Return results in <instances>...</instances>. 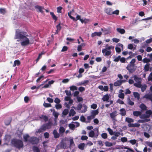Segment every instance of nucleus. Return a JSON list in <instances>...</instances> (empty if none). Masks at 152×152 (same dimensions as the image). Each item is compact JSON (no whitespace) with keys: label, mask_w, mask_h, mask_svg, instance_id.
<instances>
[{"label":"nucleus","mask_w":152,"mask_h":152,"mask_svg":"<svg viewBox=\"0 0 152 152\" xmlns=\"http://www.w3.org/2000/svg\"><path fill=\"white\" fill-rule=\"evenodd\" d=\"M15 39H17V41L20 42L22 46H25L30 43L29 39L26 36L24 33L19 30L16 31Z\"/></svg>","instance_id":"1"},{"label":"nucleus","mask_w":152,"mask_h":152,"mask_svg":"<svg viewBox=\"0 0 152 152\" xmlns=\"http://www.w3.org/2000/svg\"><path fill=\"white\" fill-rule=\"evenodd\" d=\"M12 144L18 149L22 148L23 146V141L20 140L14 139L11 141Z\"/></svg>","instance_id":"2"},{"label":"nucleus","mask_w":152,"mask_h":152,"mask_svg":"<svg viewBox=\"0 0 152 152\" xmlns=\"http://www.w3.org/2000/svg\"><path fill=\"white\" fill-rule=\"evenodd\" d=\"M135 61L136 59H132L126 67V69L130 73H133L136 70V68L134 64Z\"/></svg>","instance_id":"3"},{"label":"nucleus","mask_w":152,"mask_h":152,"mask_svg":"<svg viewBox=\"0 0 152 152\" xmlns=\"http://www.w3.org/2000/svg\"><path fill=\"white\" fill-rule=\"evenodd\" d=\"M114 47L113 46H108L106 45L105 48L103 49L102 52L103 55L105 56H109L111 53V50H114Z\"/></svg>","instance_id":"4"},{"label":"nucleus","mask_w":152,"mask_h":152,"mask_svg":"<svg viewBox=\"0 0 152 152\" xmlns=\"http://www.w3.org/2000/svg\"><path fill=\"white\" fill-rule=\"evenodd\" d=\"M99 134V128H96L93 130L90 131L88 133V136L91 137H97Z\"/></svg>","instance_id":"5"},{"label":"nucleus","mask_w":152,"mask_h":152,"mask_svg":"<svg viewBox=\"0 0 152 152\" xmlns=\"http://www.w3.org/2000/svg\"><path fill=\"white\" fill-rule=\"evenodd\" d=\"M152 114V111L150 110H147L145 114L140 115V118L141 119H147L149 118Z\"/></svg>","instance_id":"6"},{"label":"nucleus","mask_w":152,"mask_h":152,"mask_svg":"<svg viewBox=\"0 0 152 152\" xmlns=\"http://www.w3.org/2000/svg\"><path fill=\"white\" fill-rule=\"evenodd\" d=\"M111 118L113 121H115V117L117 115V112L116 111H114L110 114Z\"/></svg>","instance_id":"7"},{"label":"nucleus","mask_w":152,"mask_h":152,"mask_svg":"<svg viewBox=\"0 0 152 152\" xmlns=\"http://www.w3.org/2000/svg\"><path fill=\"white\" fill-rule=\"evenodd\" d=\"M39 141L38 139L36 137H30V140H29V142L33 144H37Z\"/></svg>","instance_id":"8"},{"label":"nucleus","mask_w":152,"mask_h":152,"mask_svg":"<svg viewBox=\"0 0 152 152\" xmlns=\"http://www.w3.org/2000/svg\"><path fill=\"white\" fill-rule=\"evenodd\" d=\"M125 81L123 80H118L114 82V85L115 86H120L121 84Z\"/></svg>","instance_id":"9"},{"label":"nucleus","mask_w":152,"mask_h":152,"mask_svg":"<svg viewBox=\"0 0 152 152\" xmlns=\"http://www.w3.org/2000/svg\"><path fill=\"white\" fill-rule=\"evenodd\" d=\"M98 113L99 111L98 109H97L94 110H91V115L93 117H94V118L96 115H98Z\"/></svg>","instance_id":"10"},{"label":"nucleus","mask_w":152,"mask_h":152,"mask_svg":"<svg viewBox=\"0 0 152 152\" xmlns=\"http://www.w3.org/2000/svg\"><path fill=\"white\" fill-rule=\"evenodd\" d=\"M54 83V81L53 80L49 81L48 84H45L42 87L43 88H47L50 87V85L53 84Z\"/></svg>","instance_id":"11"},{"label":"nucleus","mask_w":152,"mask_h":152,"mask_svg":"<svg viewBox=\"0 0 152 152\" xmlns=\"http://www.w3.org/2000/svg\"><path fill=\"white\" fill-rule=\"evenodd\" d=\"M87 106L85 104H83L82 110L79 112L81 113H84L86 112L87 110Z\"/></svg>","instance_id":"12"},{"label":"nucleus","mask_w":152,"mask_h":152,"mask_svg":"<svg viewBox=\"0 0 152 152\" xmlns=\"http://www.w3.org/2000/svg\"><path fill=\"white\" fill-rule=\"evenodd\" d=\"M133 115L135 116H140V115H141L142 113L139 111H134L133 112Z\"/></svg>","instance_id":"13"},{"label":"nucleus","mask_w":152,"mask_h":152,"mask_svg":"<svg viewBox=\"0 0 152 152\" xmlns=\"http://www.w3.org/2000/svg\"><path fill=\"white\" fill-rule=\"evenodd\" d=\"M102 34V32H95L92 34L91 35V36L92 37H94L96 36H100Z\"/></svg>","instance_id":"14"},{"label":"nucleus","mask_w":152,"mask_h":152,"mask_svg":"<svg viewBox=\"0 0 152 152\" xmlns=\"http://www.w3.org/2000/svg\"><path fill=\"white\" fill-rule=\"evenodd\" d=\"M35 8L38 10L37 11H39L42 13L43 12V10H44V9L43 7L39 6H36L35 7Z\"/></svg>","instance_id":"15"},{"label":"nucleus","mask_w":152,"mask_h":152,"mask_svg":"<svg viewBox=\"0 0 152 152\" xmlns=\"http://www.w3.org/2000/svg\"><path fill=\"white\" fill-rule=\"evenodd\" d=\"M144 97L147 99H149L151 101H152V94H147L145 95Z\"/></svg>","instance_id":"16"},{"label":"nucleus","mask_w":152,"mask_h":152,"mask_svg":"<svg viewBox=\"0 0 152 152\" xmlns=\"http://www.w3.org/2000/svg\"><path fill=\"white\" fill-rule=\"evenodd\" d=\"M23 137L24 140V141L26 142H28L30 138L29 135L28 134H26L23 135Z\"/></svg>","instance_id":"17"},{"label":"nucleus","mask_w":152,"mask_h":152,"mask_svg":"<svg viewBox=\"0 0 152 152\" xmlns=\"http://www.w3.org/2000/svg\"><path fill=\"white\" fill-rule=\"evenodd\" d=\"M133 78L134 80L136 82H138L142 81V79L140 77H139L136 75H134L133 76Z\"/></svg>","instance_id":"18"},{"label":"nucleus","mask_w":152,"mask_h":152,"mask_svg":"<svg viewBox=\"0 0 152 152\" xmlns=\"http://www.w3.org/2000/svg\"><path fill=\"white\" fill-rule=\"evenodd\" d=\"M83 107V105H82L81 104H79L76 108H75V107H72L74 108L75 110H80V111L81 110H82V107Z\"/></svg>","instance_id":"19"},{"label":"nucleus","mask_w":152,"mask_h":152,"mask_svg":"<svg viewBox=\"0 0 152 152\" xmlns=\"http://www.w3.org/2000/svg\"><path fill=\"white\" fill-rule=\"evenodd\" d=\"M150 64H146L144 66V70L145 72H147L150 69Z\"/></svg>","instance_id":"20"},{"label":"nucleus","mask_w":152,"mask_h":152,"mask_svg":"<svg viewBox=\"0 0 152 152\" xmlns=\"http://www.w3.org/2000/svg\"><path fill=\"white\" fill-rule=\"evenodd\" d=\"M128 142L131 143L132 145L136 144L137 146H138V144L137 143V140L135 139L131 140L128 141Z\"/></svg>","instance_id":"21"},{"label":"nucleus","mask_w":152,"mask_h":152,"mask_svg":"<svg viewBox=\"0 0 152 152\" xmlns=\"http://www.w3.org/2000/svg\"><path fill=\"white\" fill-rule=\"evenodd\" d=\"M101 30L105 34H108L110 32V30L108 29H107L105 28H102Z\"/></svg>","instance_id":"22"},{"label":"nucleus","mask_w":152,"mask_h":152,"mask_svg":"<svg viewBox=\"0 0 152 152\" xmlns=\"http://www.w3.org/2000/svg\"><path fill=\"white\" fill-rule=\"evenodd\" d=\"M120 114L122 116H124L126 115V111L125 110L124 108H122L120 110Z\"/></svg>","instance_id":"23"},{"label":"nucleus","mask_w":152,"mask_h":152,"mask_svg":"<svg viewBox=\"0 0 152 152\" xmlns=\"http://www.w3.org/2000/svg\"><path fill=\"white\" fill-rule=\"evenodd\" d=\"M69 141L70 143V147L71 148L72 147L74 146L75 144L74 142L73 138L72 137L70 138L69 139Z\"/></svg>","instance_id":"24"},{"label":"nucleus","mask_w":152,"mask_h":152,"mask_svg":"<svg viewBox=\"0 0 152 152\" xmlns=\"http://www.w3.org/2000/svg\"><path fill=\"white\" fill-rule=\"evenodd\" d=\"M53 134L54 135V137L55 138H58L59 137V134L56 130H53Z\"/></svg>","instance_id":"25"},{"label":"nucleus","mask_w":152,"mask_h":152,"mask_svg":"<svg viewBox=\"0 0 152 152\" xmlns=\"http://www.w3.org/2000/svg\"><path fill=\"white\" fill-rule=\"evenodd\" d=\"M141 81L137 82L134 84V85L138 88H140L141 87Z\"/></svg>","instance_id":"26"},{"label":"nucleus","mask_w":152,"mask_h":152,"mask_svg":"<svg viewBox=\"0 0 152 152\" xmlns=\"http://www.w3.org/2000/svg\"><path fill=\"white\" fill-rule=\"evenodd\" d=\"M150 119L149 118L146 119L144 120H139L138 121V122L141 123H144L148 122L150 121Z\"/></svg>","instance_id":"27"},{"label":"nucleus","mask_w":152,"mask_h":152,"mask_svg":"<svg viewBox=\"0 0 152 152\" xmlns=\"http://www.w3.org/2000/svg\"><path fill=\"white\" fill-rule=\"evenodd\" d=\"M117 31L121 34H124L125 33V30L124 29L118 28L116 29Z\"/></svg>","instance_id":"28"},{"label":"nucleus","mask_w":152,"mask_h":152,"mask_svg":"<svg viewBox=\"0 0 152 152\" xmlns=\"http://www.w3.org/2000/svg\"><path fill=\"white\" fill-rule=\"evenodd\" d=\"M139 107L142 110H147V107L143 104H141L140 105Z\"/></svg>","instance_id":"29"},{"label":"nucleus","mask_w":152,"mask_h":152,"mask_svg":"<svg viewBox=\"0 0 152 152\" xmlns=\"http://www.w3.org/2000/svg\"><path fill=\"white\" fill-rule=\"evenodd\" d=\"M94 118V117H93L91 115L90 116H88L87 118V120L86 121V123H90L91 120L93 118Z\"/></svg>","instance_id":"30"},{"label":"nucleus","mask_w":152,"mask_h":152,"mask_svg":"<svg viewBox=\"0 0 152 152\" xmlns=\"http://www.w3.org/2000/svg\"><path fill=\"white\" fill-rule=\"evenodd\" d=\"M85 146V144L84 143H80L78 145V148L81 150L84 149Z\"/></svg>","instance_id":"31"},{"label":"nucleus","mask_w":152,"mask_h":152,"mask_svg":"<svg viewBox=\"0 0 152 152\" xmlns=\"http://www.w3.org/2000/svg\"><path fill=\"white\" fill-rule=\"evenodd\" d=\"M20 62L18 60H16L14 61V64L13 65V67H15L16 66H18L20 65Z\"/></svg>","instance_id":"32"},{"label":"nucleus","mask_w":152,"mask_h":152,"mask_svg":"<svg viewBox=\"0 0 152 152\" xmlns=\"http://www.w3.org/2000/svg\"><path fill=\"white\" fill-rule=\"evenodd\" d=\"M133 95L135 98H137V100L140 99V94L137 92H134L133 93Z\"/></svg>","instance_id":"33"},{"label":"nucleus","mask_w":152,"mask_h":152,"mask_svg":"<svg viewBox=\"0 0 152 152\" xmlns=\"http://www.w3.org/2000/svg\"><path fill=\"white\" fill-rule=\"evenodd\" d=\"M126 121L128 123H131L132 122H134V120L132 118H128L126 117L125 119Z\"/></svg>","instance_id":"34"},{"label":"nucleus","mask_w":152,"mask_h":152,"mask_svg":"<svg viewBox=\"0 0 152 152\" xmlns=\"http://www.w3.org/2000/svg\"><path fill=\"white\" fill-rule=\"evenodd\" d=\"M58 115L59 114L58 113L55 112V110H54V111L53 112V115L55 117V122H56V121Z\"/></svg>","instance_id":"35"},{"label":"nucleus","mask_w":152,"mask_h":152,"mask_svg":"<svg viewBox=\"0 0 152 152\" xmlns=\"http://www.w3.org/2000/svg\"><path fill=\"white\" fill-rule=\"evenodd\" d=\"M76 113V112L75 111L72 109H71L69 112V116H74Z\"/></svg>","instance_id":"36"},{"label":"nucleus","mask_w":152,"mask_h":152,"mask_svg":"<svg viewBox=\"0 0 152 152\" xmlns=\"http://www.w3.org/2000/svg\"><path fill=\"white\" fill-rule=\"evenodd\" d=\"M109 95L108 94H106L103 96L102 99L104 101H107L109 99Z\"/></svg>","instance_id":"37"},{"label":"nucleus","mask_w":152,"mask_h":152,"mask_svg":"<svg viewBox=\"0 0 152 152\" xmlns=\"http://www.w3.org/2000/svg\"><path fill=\"white\" fill-rule=\"evenodd\" d=\"M69 128L72 130H74L75 128V125L74 124V122H72L69 124Z\"/></svg>","instance_id":"38"},{"label":"nucleus","mask_w":152,"mask_h":152,"mask_svg":"<svg viewBox=\"0 0 152 152\" xmlns=\"http://www.w3.org/2000/svg\"><path fill=\"white\" fill-rule=\"evenodd\" d=\"M127 104L131 105H133L134 103V102L132 101L129 98H128L127 99Z\"/></svg>","instance_id":"39"},{"label":"nucleus","mask_w":152,"mask_h":152,"mask_svg":"<svg viewBox=\"0 0 152 152\" xmlns=\"http://www.w3.org/2000/svg\"><path fill=\"white\" fill-rule=\"evenodd\" d=\"M147 87V86L145 84H143L142 85L141 87H140V88L141 89V91L142 92H144L146 90Z\"/></svg>","instance_id":"40"},{"label":"nucleus","mask_w":152,"mask_h":152,"mask_svg":"<svg viewBox=\"0 0 152 152\" xmlns=\"http://www.w3.org/2000/svg\"><path fill=\"white\" fill-rule=\"evenodd\" d=\"M142 61L144 63H147V64L148 63L150 62V59L148 58H145L142 60Z\"/></svg>","instance_id":"41"},{"label":"nucleus","mask_w":152,"mask_h":152,"mask_svg":"<svg viewBox=\"0 0 152 152\" xmlns=\"http://www.w3.org/2000/svg\"><path fill=\"white\" fill-rule=\"evenodd\" d=\"M105 144V146L107 147H110L113 145V144L112 143L107 141L106 142Z\"/></svg>","instance_id":"42"},{"label":"nucleus","mask_w":152,"mask_h":152,"mask_svg":"<svg viewBox=\"0 0 152 152\" xmlns=\"http://www.w3.org/2000/svg\"><path fill=\"white\" fill-rule=\"evenodd\" d=\"M105 12L107 14L111 15L112 12H111V10L110 8H108L106 9Z\"/></svg>","instance_id":"43"},{"label":"nucleus","mask_w":152,"mask_h":152,"mask_svg":"<svg viewBox=\"0 0 152 152\" xmlns=\"http://www.w3.org/2000/svg\"><path fill=\"white\" fill-rule=\"evenodd\" d=\"M120 57L121 56H119L117 57H113V58H114L113 61L116 62H118L119 60L120 61Z\"/></svg>","instance_id":"44"},{"label":"nucleus","mask_w":152,"mask_h":152,"mask_svg":"<svg viewBox=\"0 0 152 152\" xmlns=\"http://www.w3.org/2000/svg\"><path fill=\"white\" fill-rule=\"evenodd\" d=\"M57 30L56 31V33H58L61 29V27L60 25V23H59L56 26Z\"/></svg>","instance_id":"45"},{"label":"nucleus","mask_w":152,"mask_h":152,"mask_svg":"<svg viewBox=\"0 0 152 152\" xmlns=\"http://www.w3.org/2000/svg\"><path fill=\"white\" fill-rule=\"evenodd\" d=\"M72 12H73V10H72V11H71L70 12H69L68 13V16H69V17L71 19H72L73 20H75V18L73 17L71 15V13Z\"/></svg>","instance_id":"46"},{"label":"nucleus","mask_w":152,"mask_h":152,"mask_svg":"<svg viewBox=\"0 0 152 152\" xmlns=\"http://www.w3.org/2000/svg\"><path fill=\"white\" fill-rule=\"evenodd\" d=\"M43 106L46 107H51V105L49 103H47L44 102L43 104Z\"/></svg>","instance_id":"47"},{"label":"nucleus","mask_w":152,"mask_h":152,"mask_svg":"<svg viewBox=\"0 0 152 152\" xmlns=\"http://www.w3.org/2000/svg\"><path fill=\"white\" fill-rule=\"evenodd\" d=\"M70 90L72 91H74L77 90V88L75 86H72L70 87Z\"/></svg>","instance_id":"48"},{"label":"nucleus","mask_w":152,"mask_h":152,"mask_svg":"<svg viewBox=\"0 0 152 152\" xmlns=\"http://www.w3.org/2000/svg\"><path fill=\"white\" fill-rule=\"evenodd\" d=\"M69 113V110L68 109H65L63 111L62 114L64 115H66L68 114Z\"/></svg>","instance_id":"49"},{"label":"nucleus","mask_w":152,"mask_h":152,"mask_svg":"<svg viewBox=\"0 0 152 152\" xmlns=\"http://www.w3.org/2000/svg\"><path fill=\"white\" fill-rule=\"evenodd\" d=\"M59 131L60 133H62L65 131V129L63 127L61 126L59 129Z\"/></svg>","instance_id":"50"},{"label":"nucleus","mask_w":152,"mask_h":152,"mask_svg":"<svg viewBox=\"0 0 152 152\" xmlns=\"http://www.w3.org/2000/svg\"><path fill=\"white\" fill-rule=\"evenodd\" d=\"M107 130L108 131L110 135H113L114 132H113V130L111 129L110 128H108L107 129Z\"/></svg>","instance_id":"51"},{"label":"nucleus","mask_w":152,"mask_h":152,"mask_svg":"<svg viewBox=\"0 0 152 152\" xmlns=\"http://www.w3.org/2000/svg\"><path fill=\"white\" fill-rule=\"evenodd\" d=\"M113 135L116 137H117L120 135V133L118 132H114Z\"/></svg>","instance_id":"52"},{"label":"nucleus","mask_w":152,"mask_h":152,"mask_svg":"<svg viewBox=\"0 0 152 152\" xmlns=\"http://www.w3.org/2000/svg\"><path fill=\"white\" fill-rule=\"evenodd\" d=\"M143 134L144 136L147 138H148L150 137V134H148V133L146 132H143Z\"/></svg>","instance_id":"53"},{"label":"nucleus","mask_w":152,"mask_h":152,"mask_svg":"<svg viewBox=\"0 0 152 152\" xmlns=\"http://www.w3.org/2000/svg\"><path fill=\"white\" fill-rule=\"evenodd\" d=\"M33 150L34 152H39V149L37 147H33Z\"/></svg>","instance_id":"54"},{"label":"nucleus","mask_w":152,"mask_h":152,"mask_svg":"<svg viewBox=\"0 0 152 152\" xmlns=\"http://www.w3.org/2000/svg\"><path fill=\"white\" fill-rule=\"evenodd\" d=\"M118 96L119 98L123 99L124 97V95L123 93H121L118 94Z\"/></svg>","instance_id":"55"},{"label":"nucleus","mask_w":152,"mask_h":152,"mask_svg":"<svg viewBox=\"0 0 152 152\" xmlns=\"http://www.w3.org/2000/svg\"><path fill=\"white\" fill-rule=\"evenodd\" d=\"M49 127H47L45 124L43 125L41 127L43 129V130L44 131H45L47 129H49Z\"/></svg>","instance_id":"56"},{"label":"nucleus","mask_w":152,"mask_h":152,"mask_svg":"<svg viewBox=\"0 0 152 152\" xmlns=\"http://www.w3.org/2000/svg\"><path fill=\"white\" fill-rule=\"evenodd\" d=\"M55 107L56 109H61L62 107V106L60 104H57L55 105Z\"/></svg>","instance_id":"57"},{"label":"nucleus","mask_w":152,"mask_h":152,"mask_svg":"<svg viewBox=\"0 0 152 152\" xmlns=\"http://www.w3.org/2000/svg\"><path fill=\"white\" fill-rule=\"evenodd\" d=\"M126 59L125 58L122 57L120 58V61L121 63H125L126 62Z\"/></svg>","instance_id":"58"},{"label":"nucleus","mask_w":152,"mask_h":152,"mask_svg":"<svg viewBox=\"0 0 152 152\" xmlns=\"http://www.w3.org/2000/svg\"><path fill=\"white\" fill-rule=\"evenodd\" d=\"M97 107V104H93L91 105V108L93 109H96Z\"/></svg>","instance_id":"59"},{"label":"nucleus","mask_w":152,"mask_h":152,"mask_svg":"<svg viewBox=\"0 0 152 152\" xmlns=\"http://www.w3.org/2000/svg\"><path fill=\"white\" fill-rule=\"evenodd\" d=\"M115 49L116 52L118 53H120L121 52V49L117 46H116Z\"/></svg>","instance_id":"60"},{"label":"nucleus","mask_w":152,"mask_h":152,"mask_svg":"<svg viewBox=\"0 0 152 152\" xmlns=\"http://www.w3.org/2000/svg\"><path fill=\"white\" fill-rule=\"evenodd\" d=\"M102 137L104 139H106L107 137V134L106 133H103L101 134Z\"/></svg>","instance_id":"61"},{"label":"nucleus","mask_w":152,"mask_h":152,"mask_svg":"<svg viewBox=\"0 0 152 152\" xmlns=\"http://www.w3.org/2000/svg\"><path fill=\"white\" fill-rule=\"evenodd\" d=\"M145 143L148 146L152 147V142L147 141Z\"/></svg>","instance_id":"62"},{"label":"nucleus","mask_w":152,"mask_h":152,"mask_svg":"<svg viewBox=\"0 0 152 152\" xmlns=\"http://www.w3.org/2000/svg\"><path fill=\"white\" fill-rule=\"evenodd\" d=\"M124 148L128 149V150H127L126 151V152H134L133 151V150H132V149L129 148H127V147H125Z\"/></svg>","instance_id":"63"},{"label":"nucleus","mask_w":152,"mask_h":152,"mask_svg":"<svg viewBox=\"0 0 152 152\" xmlns=\"http://www.w3.org/2000/svg\"><path fill=\"white\" fill-rule=\"evenodd\" d=\"M152 80V72L150 73L148 77V81H151V80Z\"/></svg>","instance_id":"64"}]
</instances>
